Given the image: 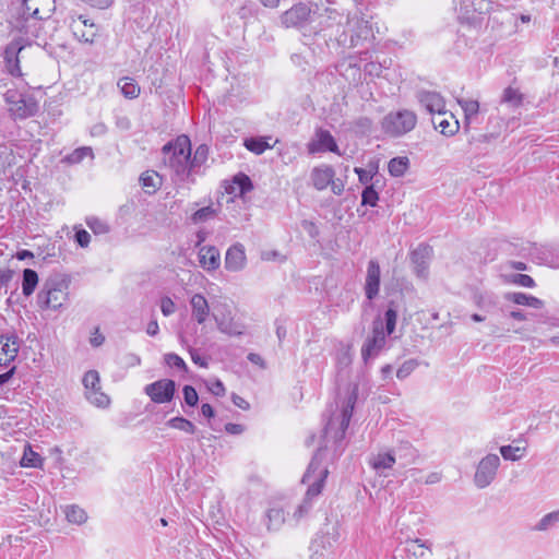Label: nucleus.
Returning <instances> with one entry per match:
<instances>
[{"mask_svg":"<svg viewBox=\"0 0 559 559\" xmlns=\"http://www.w3.org/2000/svg\"><path fill=\"white\" fill-rule=\"evenodd\" d=\"M167 426L177 429L180 431H183L186 433H194L195 432V426L188 419L183 417H174L167 421Z\"/></svg>","mask_w":559,"mask_h":559,"instance_id":"obj_36","label":"nucleus"},{"mask_svg":"<svg viewBox=\"0 0 559 559\" xmlns=\"http://www.w3.org/2000/svg\"><path fill=\"white\" fill-rule=\"evenodd\" d=\"M395 463V457L386 452V453H378L371 461V466L374 469H389Z\"/></svg>","mask_w":559,"mask_h":559,"instance_id":"obj_34","label":"nucleus"},{"mask_svg":"<svg viewBox=\"0 0 559 559\" xmlns=\"http://www.w3.org/2000/svg\"><path fill=\"white\" fill-rule=\"evenodd\" d=\"M121 94L129 99L139 97L141 87L138 82L129 76L121 78L117 83Z\"/></svg>","mask_w":559,"mask_h":559,"instance_id":"obj_26","label":"nucleus"},{"mask_svg":"<svg viewBox=\"0 0 559 559\" xmlns=\"http://www.w3.org/2000/svg\"><path fill=\"white\" fill-rule=\"evenodd\" d=\"M207 389L210 392H212L216 396H224L225 392H226L223 382L218 379L210 381L207 383Z\"/></svg>","mask_w":559,"mask_h":559,"instance_id":"obj_51","label":"nucleus"},{"mask_svg":"<svg viewBox=\"0 0 559 559\" xmlns=\"http://www.w3.org/2000/svg\"><path fill=\"white\" fill-rule=\"evenodd\" d=\"M354 170L358 175L359 181L364 185L370 183L373 176L377 174V167H372L369 169H362V168L356 167Z\"/></svg>","mask_w":559,"mask_h":559,"instance_id":"obj_46","label":"nucleus"},{"mask_svg":"<svg viewBox=\"0 0 559 559\" xmlns=\"http://www.w3.org/2000/svg\"><path fill=\"white\" fill-rule=\"evenodd\" d=\"M380 288V265L377 261H369L367 267L365 292L368 299H373Z\"/></svg>","mask_w":559,"mask_h":559,"instance_id":"obj_22","label":"nucleus"},{"mask_svg":"<svg viewBox=\"0 0 559 559\" xmlns=\"http://www.w3.org/2000/svg\"><path fill=\"white\" fill-rule=\"evenodd\" d=\"M86 224L93 230V233L97 235L107 234L109 231V226L98 217H87Z\"/></svg>","mask_w":559,"mask_h":559,"instance_id":"obj_41","label":"nucleus"},{"mask_svg":"<svg viewBox=\"0 0 559 559\" xmlns=\"http://www.w3.org/2000/svg\"><path fill=\"white\" fill-rule=\"evenodd\" d=\"M509 318L518 322H524L527 320V314L521 309H513L509 311Z\"/></svg>","mask_w":559,"mask_h":559,"instance_id":"obj_54","label":"nucleus"},{"mask_svg":"<svg viewBox=\"0 0 559 559\" xmlns=\"http://www.w3.org/2000/svg\"><path fill=\"white\" fill-rule=\"evenodd\" d=\"M201 412H202V415L207 418H212L214 416V409L210 404H203L201 406Z\"/></svg>","mask_w":559,"mask_h":559,"instance_id":"obj_61","label":"nucleus"},{"mask_svg":"<svg viewBox=\"0 0 559 559\" xmlns=\"http://www.w3.org/2000/svg\"><path fill=\"white\" fill-rule=\"evenodd\" d=\"M500 459L497 454L486 455L477 465L474 481L478 488L487 487L495 478Z\"/></svg>","mask_w":559,"mask_h":559,"instance_id":"obj_12","label":"nucleus"},{"mask_svg":"<svg viewBox=\"0 0 559 559\" xmlns=\"http://www.w3.org/2000/svg\"><path fill=\"white\" fill-rule=\"evenodd\" d=\"M70 27L75 38L86 44H93L98 34L97 26L81 15L71 19Z\"/></svg>","mask_w":559,"mask_h":559,"instance_id":"obj_13","label":"nucleus"},{"mask_svg":"<svg viewBox=\"0 0 559 559\" xmlns=\"http://www.w3.org/2000/svg\"><path fill=\"white\" fill-rule=\"evenodd\" d=\"M69 282L62 275L47 278L37 295V302L43 310H59L68 301Z\"/></svg>","mask_w":559,"mask_h":559,"instance_id":"obj_4","label":"nucleus"},{"mask_svg":"<svg viewBox=\"0 0 559 559\" xmlns=\"http://www.w3.org/2000/svg\"><path fill=\"white\" fill-rule=\"evenodd\" d=\"M397 313L393 309L385 312V326L381 319H376L372 323L371 334L367 336L362 347L361 356L365 361L376 357L385 346L386 336L395 330Z\"/></svg>","mask_w":559,"mask_h":559,"instance_id":"obj_3","label":"nucleus"},{"mask_svg":"<svg viewBox=\"0 0 559 559\" xmlns=\"http://www.w3.org/2000/svg\"><path fill=\"white\" fill-rule=\"evenodd\" d=\"M328 474V467L321 463L318 456H314L302 478V481L308 485L307 499H312L322 492Z\"/></svg>","mask_w":559,"mask_h":559,"instance_id":"obj_8","label":"nucleus"},{"mask_svg":"<svg viewBox=\"0 0 559 559\" xmlns=\"http://www.w3.org/2000/svg\"><path fill=\"white\" fill-rule=\"evenodd\" d=\"M159 331V326L156 320L151 321L147 324L146 333L151 336H155Z\"/></svg>","mask_w":559,"mask_h":559,"instance_id":"obj_57","label":"nucleus"},{"mask_svg":"<svg viewBox=\"0 0 559 559\" xmlns=\"http://www.w3.org/2000/svg\"><path fill=\"white\" fill-rule=\"evenodd\" d=\"M198 262L200 267L209 273L217 271L221 266L219 250L212 245L200 246L198 249Z\"/></svg>","mask_w":559,"mask_h":559,"instance_id":"obj_16","label":"nucleus"},{"mask_svg":"<svg viewBox=\"0 0 559 559\" xmlns=\"http://www.w3.org/2000/svg\"><path fill=\"white\" fill-rule=\"evenodd\" d=\"M141 185L147 193L155 192L162 186L160 176L153 170L143 173L140 177Z\"/></svg>","mask_w":559,"mask_h":559,"instance_id":"obj_28","label":"nucleus"},{"mask_svg":"<svg viewBox=\"0 0 559 559\" xmlns=\"http://www.w3.org/2000/svg\"><path fill=\"white\" fill-rule=\"evenodd\" d=\"M251 189H252L251 180L248 176H246L243 174L235 176V178L233 179V182L230 185V192L238 194V195H243L247 192L251 191Z\"/></svg>","mask_w":559,"mask_h":559,"instance_id":"obj_30","label":"nucleus"},{"mask_svg":"<svg viewBox=\"0 0 559 559\" xmlns=\"http://www.w3.org/2000/svg\"><path fill=\"white\" fill-rule=\"evenodd\" d=\"M92 156V150L90 147H80L70 154L67 159L70 163H80L83 158Z\"/></svg>","mask_w":559,"mask_h":559,"instance_id":"obj_48","label":"nucleus"},{"mask_svg":"<svg viewBox=\"0 0 559 559\" xmlns=\"http://www.w3.org/2000/svg\"><path fill=\"white\" fill-rule=\"evenodd\" d=\"M206 156H207V148L205 146H199L195 151V154H194V158L191 160L194 163L197 162H204L206 159Z\"/></svg>","mask_w":559,"mask_h":559,"instance_id":"obj_56","label":"nucleus"},{"mask_svg":"<svg viewBox=\"0 0 559 559\" xmlns=\"http://www.w3.org/2000/svg\"><path fill=\"white\" fill-rule=\"evenodd\" d=\"M160 311L165 317H168L176 311V304L170 297H163L160 299Z\"/></svg>","mask_w":559,"mask_h":559,"instance_id":"obj_50","label":"nucleus"},{"mask_svg":"<svg viewBox=\"0 0 559 559\" xmlns=\"http://www.w3.org/2000/svg\"><path fill=\"white\" fill-rule=\"evenodd\" d=\"M64 514L68 522L81 525L86 522L87 514L84 509L72 504L64 508Z\"/></svg>","mask_w":559,"mask_h":559,"instance_id":"obj_32","label":"nucleus"},{"mask_svg":"<svg viewBox=\"0 0 559 559\" xmlns=\"http://www.w3.org/2000/svg\"><path fill=\"white\" fill-rule=\"evenodd\" d=\"M409 167V159L405 156L394 157L389 162L388 169L391 176L402 177Z\"/></svg>","mask_w":559,"mask_h":559,"instance_id":"obj_31","label":"nucleus"},{"mask_svg":"<svg viewBox=\"0 0 559 559\" xmlns=\"http://www.w3.org/2000/svg\"><path fill=\"white\" fill-rule=\"evenodd\" d=\"M182 391H183L185 402L189 406H195L199 401V396H198L195 389L191 385H185Z\"/></svg>","mask_w":559,"mask_h":559,"instance_id":"obj_47","label":"nucleus"},{"mask_svg":"<svg viewBox=\"0 0 559 559\" xmlns=\"http://www.w3.org/2000/svg\"><path fill=\"white\" fill-rule=\"evenodd\" d=\"M104 340H105L104 336L96 331L94 336L91 338V343L94 346H99L103 344Z\"/></svg>","mask_w":559,"mask_h":559,"instance_id":"obj_63","label":"nucleus"},{"mask_svg":"<svg viewBox=\"0 0 559 559\" xmlns=\"http://www.w3.org/2000/svg\"><path fill=\"white\" fill-rule=\"evenodd\" d=\"M212 317L219 332L229 336H239L246 332L243 316L229 302H219L213 307Z\"/></svg>","mask_w":559,"mask_h":559,"instance_id":"obj_5","label":"nucleus"},{"mask_svg":"<svg viewBox=\"0 0 559 559\" xmlns=\"http://www.w3.org/2000/svg\"><path fill=\"white\" fill-rule=\"evenodd\" d=\"M14 32L16 35L7 46L4 51V59L8 71L12 75L20 76L22 75V72L17 56L25 47L32 44L33 39L38 37V25L37 23L26 17L24 23H17L15 25Z\"/></svg>","mask_w":559,"mask_h":559,"instance_id":"obj_1","label":"nucleus"},{"mask_svg":"<svg viewBox=\"0 0 559 559\" xmlns=\"http://www.w3.org/2000/svg\"><path fill=\"white\" fill-rule=\"evenodd\" d=\"M457 102L465 114L466 120H469L471 118H473L474 116H476L478 114L479 104L477 100H475V99H459Z\"/></svg>","mask_w":559,"mask_h":559,"instance_id":"obj_40","label":"nucleus"},{"mask_svg":"<svg viewBox=\"0 0 559 559\" xmlns=\"http://www.w3.org/2000/svg\"><path fill=\"white\" fill-rule=\"evenodd\" d=\"M15 371V367H11L9 371L0 374V385L8 382Z\"/></svg>","mask_w":559,"mask_h":559,"instance_id":"obj_60","label":"nucleus"},{"mask_svg":"<svg viewBox=\"0 0 559 559\" xmlns=\"http://www.w3.org/2000/svg\"><path fill=\"white\" fill-rule=\"evenodd\" d=\"M310 13L308 5L297 4L283 14L282 21L287 27L298 26L309 19Z\"/></svg>","mask_w":559,"mask_h":559,"instance_id":"obj_24","label":"nucleus"},{"mask_svg":"<svg viewBox=\"0 0 559 559\" xmlns=\"http://www.w3.org/2000/svg\"><path fill=\"white\" fill-rule=\"evenodd\" d=\"M526 452V447L520 445H503L500 448V453L504 460L518 461L520 460Z\"/></svg>","mask_w":559,"mask_h":559,"instance_id":"obj_37","label":"nucleus"},{"mask_svg":"<svg viewBox=\"0 0 559 559\" xmlns=\"http://www.w3.org/2000/svg\"><path fill=\"white\" fill-rule=\"evenodd\" d=\"M407 551L412 552L414 556H425L430 552V549L421 543L419 539L411 540L407 543Z\"/></svg>","mask_w":559,"mask_h":559,"instance_id":"obj_43","label":"nucleus"},{"mask_svg":"<svg viewBox=\"0 0 559 559\" xmlns=\"http://www.w3.org/2000/svg\"><path fill=\"white\" fill-rule=\"evenodd\" d=\"M233 402L235 405H237L238 407H240L242 409H247L249 407L248 402H246L242 397L235 395V394L233 395Z\"/></svg>","mask_w":559,"mask_h":559,"instance_id":"obj_58","label":"nucleus"},{"mask_svg":"<svg viewBox=\"0 0 559 559\" xmlns=\"http://www.w3.org/2000/svg\"><path fill=\"white\" fill-rule=\"evenodd\" d=\"M417 115L406 108L392 110L381 121L382 131L391 138L403 136L417 126Z\"/></svg>","mask_w":559,"mask_h":559,"instance_id":"obj_6","label":"nucleus"},{"mask_svg":"<svg viewBox=\"0 0 559 559\" xmlns=\"http://www.w3.org/2000/svg\"><path fill=\"white\" fill-rule=\"evenodd\" d=\"M85 397L95 406L106 408L110 404V399L102 391L100 377L96 370L87 371L83 377Z\"/></svg>","mask_w":559,"mask_h":559,"instance_id":"obj_9","label":"nucleus"},{"mask_svg":"<svg viewBox=\"0 0 559 559\" xmlns=\"http://www.w3.org/2000/svg\"><path fill=\"white\" fill-rule=\"evenodd\" d=\"M38 285V274L32 269L23 271L22 293L24 296H31Z\"/></svg>","mask_w":559,"mask_h":559,"instance_id":"obj_29","label":"nucleus"},{"mask_svg":"<svg viewBox=\"0 0 559 559\" xmlns=\"http://www.w3.org/2000/svg\"><path fill=\"white\" fill-rule=\"evenodd\" d=\"M441 475L439 473H431L426 478V484H436L440 481Z\"/></svg>","mask_w":559,"mask_h":559,"instance_id":"obj_62","label":"nucleus"},{"mask_svg":"<svg viewBox=\"0 0 559 559\" xmlns=\"http://www.w3.org/2000/svg\"><path fill=\"white\" fill-rule=\"evenodd\" d=\"M352 409L353 406H347L332 415L324 431L328 441L333 440L334 442H338L344 438L350 421Z\"/></svg>","mask_w":559,"mask_h":559,"instance_id":"obj_10","label":"nucleus"},{"mask_svg":"<svg viewBox=\"0 0 559 559\" xmlns=\"http://www.w3.org/2000/svg\"><path fill=\"white\" fill-rule=\"evenodd\" d=\"M164 163L176 175L186 177L193 167L191 143L187 135H179L163 147Z\"/></svg>","mask_w":559,"mask_h":559,"instance_id":"obj_2","label":"nucleus"},{"mask_svg":"<svg viewBox=\"0 0 559 559\" xmlns=\"http://www.w3.org/2000/svg\"><path fill=\"white\" fill-rule=\"evenodd\" d=\"M9 112L16 119L34 116L38 110L37 100L27 92L16 88L8 90L4 95Z\"/></svg>","mask_w":559,"mask_h":559,"instance_id":"obj_7","label":"nucleus"},{"mask_svg":"<svg viewBox=\"0 0 559 559\" xmlns=\"http://www.w3.org/2000/svg\"><path fill=\"white\" fill-rule=\"evenodd\" d=\"M432 123L435 129L445 136H453L460 130L459 120L452 112L448 110H444L443 114H439L432 117Z\"/></svg>","mask_w":559,"mask_h":559,"instance_id":"obj_20","label":"nucleus"},{"mask_svg":"<svg viewBox=\"0 0 559 559\" xmlns=\"http://www.w3.org/2000/svg\"><path fill=\"white\" fill-rule=\"evenodd\" d=\"M75 239L82 248H86L90 245L91 236L84 229H79L75 233Z\"/></svg>","mask_w":559,"mask_h":559,"instance_id":"obj_52","label":"nucleus"},{"mask_svg":"<svg viewBox=\"0 0 559 559\" xmlns=\"http://www.w3.org/2000/svg\"><path fill=\"white\" fill-rule=\"evenodd\" d=\"M14 272L10 269H0V288L5 286L12 278Z\"/></svg>","mask_w":559,"mask_h":559,"instance_id":"obj_53","label":"nucleus"},{"mask_svg":"<svg viewBox=\"0 0 559 559\" xmlns=\"http://www.w3.org/2000/svg\"><path fill=\"white\" fill-rule=\"evenodd\" d=\"M16 259L17 260H25V259H28V258H33L34 254L33 252L28 251V250H21L16 253Z\"/></svg>","mask_w":559,"mask_h":559,"instance_id":"obj_64","label":"nucleus"},{"mask_svg":"<svg viewBox=\"0 0 559 559\" xmlns=\"http://www.w3.org/2000/svg\"><path fill=\"white\" fill-rule=\"evenodd\" d=\"M503 102L518 106L522 102V96L518 90L508 87L503 92Z\"/></svg>","mask_w":559,"mask_h":559,"instance_id":"obj_45","label":"nucleus"},{"mask_svg":"<svg viewBox=\"0 0 559 559\" xmlns=\"http://www.w3.org/2000/svg\"><path fill=\"white\" fill-rule=\"evenodd\" d=\"M189 307L192 320L199 325L205 324L213 312L209 300L201 293H193L189 297Z\"/></svg>","mask_w":559,"mask_h":559,"instance_id":"obj_14","label":"nucleus"},{"mask_svg":"<svg viewBox=\"0 0 559 559\" xmlns=\"http://www.w3.org/2000/svg\"><path fill=\"white\" fill-rule=\"evenodd\" d=\"M504 300L518 305V306H524L532 309L540 310L545 307V301L533 296L528 295L522 292H510L504 294L503 296Z\"/></svg>","mask_w":559,"mask_h":559,"instance_id":"obj_23","label":"nucleus"},{"mask_svg":"<svg viewBox=\"0 0 559 559\" xmlns=\"http://www.w3.org/2000/svg\"><path fill=\"white\" fill-rule=\"evenodd\" d=\"M20 349L19 340L15 335L0 336V366H9L14 361Z\"/></svg>","mask_w":559,"mask_h":559,"instance_id":"obj_21","label":"nucleus"},{"mask_svg":"<svg viewBox=\"0 0 559 559\" xmlns=\"http://www.w3.org/2000/svg\"><path fill=\"white\" fill-rule=\"evenodd\" d=\"M145 394L156 404H166L173 401L176 383L170 379H160L144 388Z\"/></svg>","mask_w":559,"mask_h":559,"instance_id":"obj_11","label":"nucleus"},{"mask_svg":"<svg viewBox=\"0 0 559 559\" xmlns=\"http://www.w3.org/2000/svg\"><path fill=\"white\" fill-rule=\"evenodd\" d=\"M247 265V255L243 245L234 243L225 253V269L229 272H240Z\"/></svg>","mask_w":559,"mask_h":559,"instance_id":"obj_19","label":"nucleus"},{"mask_svg":"<svg viewBox=\"0 0 559 559\" xmlns=\"http://www.w3.org/2000/svg\"><path fill=\"white\" fill-rule=\"evenodd\" d=\"M245 146L255 154H262L265 150L272 147V145L263 138L247 139L245 141Z\"/></svg>","mask_w":559,"mask_h":559,"instance_id":"obj_38","label":"nucleus"},{"mask_svg":"<svg viewBox=\"0 0 559 559\" xmlns=\"http://www.w3.org/2000/svg\"><path fill=\"white\" fill-rule=\"evenodd\" d=\"M225 429L227 432L233 433V435L240 433L242 431V427L237 424H227L225 426Z\"/></svg>","mask_w":559,"mask_h":559,"instance_id":"obj_59","label":"nucleus"},{"mask_svg":"<svg viewBox=\"0 0 559 559\" xmlns=\"http://www.w3.org/2000/svg\"><path fill=\"white\" fill-rule=\"evenodd\" d=\"M335 173L331 166L322 165L314 167L310 178L317 190H324L329 185L333 183Z\"/></svg>","mask_w":559,"mask_h":559,"instance_id":"obj_25","label":"nucleus"},{"mask_svg":"<svg viewBox=\"0 0 559 559\" xmlns=\"http://www.w3.org/2000/svg\"><path fill=\"white\" fill-rule=\"evenodd\" d=\"M419 104L432 116L443 114L447 104L443 96L433 91H423L417 95Z\"/></svg>","mask_w":559,"mask_h":559,"instance_id":"obj_18","label":"nucleus"},{"mask_svg":"<svg viewBox=\"0 0 559 559\" xmlns=\"http://www.w3.org/2000/svg\"><path fill=\"white\" fill-rule=\"evenodd\" d=\"M503 280L506 283L533 288L535 286V281L526 274H511L503 275Z\"/></svg>","mask_w":559,"mask_h":559,"instance_id":"obj_35","label":"nucleus"},{"mask_svg":"<svg viewBox=\"0 0 559 559\" xmlns=\"http://www.w3.org/2000/svg\"><path fill=\"white\" fill-rule=\"evenodd\" d=\"M559 521V510L546 514L536 525L537 531H546L549 526Z\"/></svg>","mask_w":559,"mask_h":559,"instance_id":"obj_44","label":"nucleus"},{"mask_svg":"<svg viewBox=\"0 0 559 559\" xmlns=\"http://www.w3.org/2000/svg\"><path fill=\"white\" fill-rule=\"evenodd\" d=\"M285 522L284 510L280 507H273L267 511V528L270 531L278 530Z\"/></svg>","mask_w":559,"mask_h":559,"instance_id":"obj_33","label":"nucleus"},{"mask_svg":"<svg viewBox=\"0 0 559 559\" xmlns=\"http://www.w3.org/2000/svg\"><path fill=\"white\" fill-rule=\"evenodd\" d=\"M307 147L308 152L311 154L325 151L340 154L337 144L332 134L322 129L317 130L313 139L308 143Z\"/></svg>","mask_w":559,"mask_h":559,"instance_id":"obj_17","label":"nucleus"},{"mask_svg":"<svg viewBox=\"0 0 559 559\" xmlns=\"http://www.w3.org/2000/svg\"><path fill=\"white\" fill-rule=\"evenodd\" d=\"M164 360L169 367H177L179 369L187 370L185 360L176 354H166Z\"/></svg>","mask_w":559,"mask_h":559,"instance_id":"obj_49","label":"nucleus"},{"mask_svg":"<svg viewBox=\"0 0 559 559\" xmlns=\"http://www.w3.org/2000/svg\"><path fill=\"white\" fill-rule=\"evenodd\" d=\"M22 467L41 468L44 465V459L35 452L29 444L24 448L23 456L20 461Z\"/></svg>","mask_w":559,"mask_h":559,"instance_id":"obj_27","label":"nucleus"},{"mask_svg":"<svg viewBox=\"0 0 559 559\" xmlns=\"http://www.w3.org/2000/svg\"><path fill=\"white\" fill-rule=\"evenodd\" d=\"M24 14L36 20H46L56 10L55 0H24Z\"/></svg>","mask_w":559,"mask_h":559,"instance_id":"obj_15","label":"nucleus"},{"mask_svg":"<svg viewBox=\"0 0 559 559\" xmlns=\"http://www.w3.org/2000/svg\"><path fill=\"white\" fill-rule=\"evenodd\" d=\"M379 200L378 192L373 189L372 186H367L361 193V204L376 206Z\"/></svg>","mask_w":559,"mask_h":559,"instance_id":"obj_42","label":"nucleus"},{"mask_svg":"<svg viewBox=\"0 0 559 559\" xmlns=\"http://www.w3.org/2000/svg\"><path fill=\"white\" fill-rule=\"evenodd\" d=\"M215 216H216V210L213 209L212 206H205V207H202V209L195 211L191 215V222L193 224H200V223L207 222Z\"/></svg>","mask_w":559,"mask_h":559,"instance_id":"obj_39","label":"nucleus"},{"mask_svg":"<svg viewBox=\"0 0 559 559\" xmlns=\"http://www.w3.org/2000/svg\"><path fill=\"white\" fill-rule=\"evenodd\" d=\"M82 1L85 3H88L92 7L98 8V9H107L114 2V0H82Z\"/></svg>","mask_w":559,"mask_h":559,"instance_id":"obj_55","label":"nucleus"}]
</instances>
